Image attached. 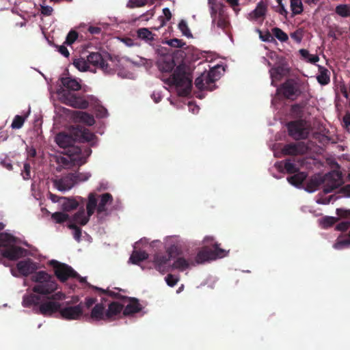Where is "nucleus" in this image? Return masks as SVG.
Listing matches in <instances>:
<instances>
[{
  "instance_id": "nucleus-1",
  "label": "nucleus",
  "mask_w": 350,
  "mask_h": 350,
  "mask_svg": "<svg viewBox=\"0 0 350 350\" xmlns=\"http://www.w3.org/2000/svg\"><path fill=\"white\" fill-rule=\"evenodd\" d=\"M198 51L192 46H187L185 50H176L173 54L162 55L157 61V66L161 72L170 73V76L164 79L165 83L175 85L179 90V94L186 96L190 94L192 88V79L189 67L183 62L187 58L194 61L198 59Z\"/></svg>"
},
{
  "instance_id": "nucleus-2",
  "label": "nucleus",
  "mask_w": 350,
  "mask_h": 350,
  "mask_svg": "<svg viewBox=\"0 0 350 350\" xmlns=\"http://www.w3.org/2000/svg\"><path fill=\"white\" fill-rule=\"evenodd\" d=\"M57 144L62 148H68V152L64 156L57 158V162L59 166L66 169H72L79 167L87 162V158L92 154L90 147L81 148L74 146L76 142L75 136L64 132L57 134L55 138Z\"/></svg>"
},
{
  "instance_id": "nucleus-3",
  "label": "nucleus",
  "mask_w": 350,
  "mask_h": 350,
  "mask_svg": "<svg viewBox=\"0 0 350 350\" xmlns=\"http://www.w3.org/2000/svg\"><path fill=\"white\" fill-rule=\"evenodd\" d=\"M323 183H325L323 192L325 193L332 192L342 183L341 173L334 170L327 174L325 176L315 175L307 181L305 190L310 193L314 192Z\"/></svg>"
},
{
  "instance_id": "nucleus-4",
  "label": "nucleus",
  "mask_w": 350,
  "mask_h": 350,
  "mask_svg": "<svg viewBox=\"0 0 350 350\" xmlns=\"http://www.w3.org/2000/svg\"><path fill=\"white\" fill-rule=\"evenodd\" d=\"M219 255V245L215 244L214 250L204 247L197 254L195 261L191 260L189 262L183 257L177 258L173 264L171 265L172 269H178L180 271H183L188 269L190 265L195 266L196 264H202L206 261L217 259Z\"/></svg>"
},
{
  "instance_id": "nucleus-5",
  "label": "nucleus",
  "mask_w": 350,
  "mask_h": 350,
  "mask_svg": "<svg viewBox=\"0 0 350 350\" xmlns=\"http://www.w3.org/2000/svg\"><path fill=\"white\" fill-rule=\"evenodd\" d=\"M31 280L35 282L32 287L33 292L45 297L54 293L58 288L54 278L44 271L36 272Z\"/></svg>"
},
{
  "instance_id": "nucleus-6",
  "label": "nucleus",
  "mask_w": 350,
  "mask_h": 350,
  "mask_svg": "<svg viewBox=\"0 0 350 350\" xmlns=\"http://www.w3.org/2000/svg\"><path fill=\"white\" fill-rule=\"evenodd\" d=\"M307 86L308 82L299 77L289 78L280 85L278 92L285 98L295 100L301 95Z\"/></svg>"
},
{
  "instance_id": "nucleus-7",
  "label": "nucleus",
  "mask_w": 350,
  "mask_h": 350,
  "mask_svg": "<svg viewBox=\"0 0 350 350\" xmlns=\"http://www.w3.org/2000/svg\"><path fill=\"white\" fill-rule=\"evenodd\" d=\"M286 128L288 136L296 141L306 139L310 134V126L304 119L290 121Z\"/></svg>"
},
{
  "instance_id": "nucleus-8",
  "label": "nucleus",
  "mask_w": 350,
  "mask_h": 350,
  "mask_svg": "<svg viewBox=\"0 0 350 350\" xmlns=\"http://www.w3.org/2000/svg\"><path fill=\"white\" fill-rule=\"evenodd\" d=\"M51 265L53 267L55 275L61 282H65L73 276H78V273L67 264L53 260L51 262Z\"/></svg>"
},
{
  "instance_id": "nucleus-9",
  "label": "nucleus",
  "mask_w": 350,
  "mask_h": 350,
  "mask_svg": "<svg viewBox=\"0 0 350 350\" xmlns=\"http://www.w3.org/2000/svg\"><path fill=\"white\" fill-rule=\"evenodd\" d=\"M175 250H177V247L172 246L170 248L167 255L159 254L154 255L153 262L157 271L163 274L171 271L170 258Z\"/></svg>"
},
{
  "instance_id": "nucleus-10",
  "label": "nucleus",
  "mask_w": 350,
  "mask_h": 350,
  "mask_svg": "<svg viewBox=\"0 0 350 350\" xmlns=\"http://www.w3.org/2000/svg\"><path fill=\"white\" fill-rule=\"evenodd\" d=\"M64 103L76 109H85L89 106V103L83 96L77 95L75 93L65 92L62 94Z\"/></svg>"
},
{
  "instance_id": "nucleus-11",
  "label": "nucleus",
  "mask_w": 350,
  "mask_h": 350,
  "mask_svg": "<svg viewBox=\"0 0 350 350\" xmlns=\"http://www.w3.org/2000/svg\"><path fill=\"white\" fill-rule=\"evenodd\" d=\"M89 64L102 70L105 74L113 73V70L110 68L105 58L98 52H92L87 56Z\"/></svg>"
},
{
  "instance_id": "nucleus-12",
  "label": "nucleus",
  "mask_w": 350,
  "mask_h": 350,
  "mask_svg": "<svg viewBox=\"0 0 350 350\" xmlns=\"http://www.w3.org/2000/svg\"><path fill=\"white\" fill-rule=\"evenodd\" d=\"M60 315L62 319L66 320L79 319L83 313L82 303L74 306H66L60 308Z\"/></svg>"
},
{
  "instance_id": "nucleus-13",
  "label": "nucleus",
  "mask_w": 350,
  "mask_h": 350,
  "mask_svg": "<svg viewBox=\"0 0 350 350\" xmlns=\"http://www.w3.org/2000/svg\"><path fill=\"white\" fill-rule=\"evenodd\" d=\"M306 151V146L304 142H291L285 144L281 152L285 156H298L304 154Z\"/></svg>"
},
{
  "instance_id": "nucleus-14",
  "label": "nucleus",
  "mask_w": 350,
  "mask_h": 350,
  "mask_svg": "<svg viewBox=\"0 0 350 350\" xmlns=\"http://www.w3.org/2000/svg\"><path fill=\"white\" fill-rule=\"evenodd\" d=\"M38 263L31 258L20 260L16 263V269L21 275L27 277L38 269Z\"/></svg>"
},
{
  "instance_id": "nucleus-15",
  "label": "nucleus",
  "mask_w": 350,
  "mask_h": 350,
  "mask_svg": "<svg viewBox=\"0 0 350 350\" xmlns=\"http://www.w3.org/2000/svg\"><path fill=\"white\" fill-rule=\"evenodd\" d=\"M27 250L20 246L12 245L7 249L1 250V255L10 260H16L27 255Z\"/></svg>"
},
{
  "instance_id": "nucleus-16",
  "label": "nucleus",
  "mask_w": 350,
  "mask_h": 350,
  "mask_svg": "<svg viewBox=\"0 0 350 350\" xmlns=\"http://www.w3.org/2000/svg\"><path fill=\"white\" fill-rule=\"evenodd\" d=\"M61 306L59 302L49 299L40 305V313L44 316H51L53 314L60 311Z\"/></svg>"
},
{
  "instance_id": "nucleus-17",
  "label": "nucleus",
  "mask_w": 350,
  "mask_h": 350,
  "mask_svg": "<svg viewBox=\"0 0 350 350\" xmlns=\"http://www.w3.org/2000/svg\"><path fill=\"white\" fill-rule=\"evenodd\" d=\"M53 183L54 186L61 191L70 190L75 185L74 176L71 173L60 179L55 180Z\"/></svg>"
},
{
  "instance_id": "nucleus-18",
  "label": "nucleus",
  "mask_w": 350,
  "mask_h": 350,
  "mask_svg": "<svg viewBox=\"0 0 350 350\" xmlns=\"http://www.w3.org/2000/svg\"><path fill=\"white\" fill-rule=\"evenodd\" d=\"M125 300H128L129 302L123 310L124 316H131L142 311L143 307L139 304L138 299L126 297Z\"/></svg>"
},
{
  "instance_id": "nucleus-19",
  "label": "nucleus",
  "mask_w": 350,
  "mask_h": 350,
  "mask_svg": "<svg viewBox=\"0 0 350 350\" xmlns=\"http://www.w3.org/2000/svg\"><path fill=\"white\" fill-rule=\"evenodd\" d=\"M73 135L75 136L76 142H90L94 140L95 135L90 131L88 129L78 126L73 130Z\"/></svg>"
},
{
  "instance_id": "nucleus-20",
  "label": "nucleus",
  "mask_w": 350,
  "mask_h": 350,
  "mask_svg": "<svg viewBox=\"0 0 350 350\" xmlns=\"http://www.w3.org/2000/svg\"><path fill=\"white\" fill-rule=\"evenodd\" d=\"M105 308L103 304H96L92 309L89 318L91 321H99L101 320H107L105 315Z\"/></svg>"
},
{
  "instance_id": "nucleus-21",
  "label": "nucleus",
  "mask_w": 350,
  "mask_h": 350,
  "mask_svg": "<svg viewBox=\"0 0 350 350\" xmlns=\"http://www.w3.org/2000/svg\"><path fill=\"white\" fill-rule=\"evenodd\" d=\"M18 238L8 232H0V247L7 249L12 245H16Z\"/></svg>"
},
{
  "instance_id": "nucleus-22",
  "label": "nucleus",
  "mask_w": 350,
  "mask_h": 350,
  "mask_svg": "<svg viewBox=\"0 0 350 350\" xmlns=\"http://www.w3.org/2000/svg\"><path fill=\"white\" fill-rule=\"evenodd\" d=\"M124 310V305L117 301H113L109 304L108 309L105 312L107 320H111L115 316L120 314Z\"/></svg>"
},
{
  "instance_id": "nucleus-23",
  "label": "nucleus",
  "mask_w": 350,
  "mask_h": 350,
  "mask_svg": "<svg viewBox=\"0 0 350 350\" xmlns=\"http://www.w3.org/2000/svg\"><path fill=\"white\" fill-rule=\"evenodd\" d=\"M307 176V173L297 171V172L295 173L293 175L287 177V180L292 185L300 187L306 180Z\"/></svg>"
},
{
  "instance_id": "nucleus-24",
  "label": "nucleus",
  "mask_w": 350,
  "mask_h": 350,
  "mask_svg": "<svg viewBox=\"0 0 350 350\" xmlns=\"http://www.w3.org/2000/svg\"><path fill=\"white\" fill-rule=\"evenodd\" d=\"M62 85L68 91H78L81 88L80 83L72 77H62L61 79Z\"/></svg>"
},
{
  "instance_id": "nucleus-25",
  "label": "nucleus",
  "mask_w": 350,
  "mask_h": 350,
  "mask_svg": "<svg viewBox=\"0 0 350 350\" xmlns=\"http://www.w3.org/2000/svg\"><path fill=\"white\" fill-rule=\"evenodd\" d=\"M319 74L317 76V80L321 85H326L330 82V72L327 68L319 65Z\"/></svg>"
},
{
  "instance_id": "nucleus-26",
  "label": "nucleus",
  "mask_w": 350,
  "mask_h": 350,
  "mask_svg": "<svg viewBox=\"0 0 350 350\" xmlns=\"http://www.w3.org/2000/svg\"><path fill=\"white\" fill-rule=\"evenodd\" d=\"M100 201L98 204L97 207V213L101 214L104 212L107 211L106 205L108 203H111L113 201V197L111 193H105L100 196Z\"/></svg>"
},
{
  "instance_id": "nucleus-27",
  "label": "nucleus",
  "mask_w": 350,
  "mask_h": 350,
  "mask_svg": "<svg viewBox=\"0 0 350 350\" xmlns=\"http://www.w3.org/2000/svg\"><path fill=\"white\" fill-rule=\"evenodd\" d=\"M97 195L95 193H90L88 195V200L86 204L87 215H88L89 217H91L94 214L95 210L97 211Z\"/></svg>"
},
{
  "instance_id": "nucleus-28",
  "label": "nucleus",
  "mask_w": 350,
  "mask_h": 350,
  "mask_svg": "<svg viewBox=\"0 0 350 350\" xmlns=\"http://www.w3.org/2000/svg\"><path fill=\"white\" fill-rule=\"evenodd\" d=\"M90 217L88 215H85L84 208H81L73 215L71 222L76 225L84 226L89 221Z\"/></svg>"
},
{
  "instance_id": "nucleus-29",
  "label": "nucleus",
  "mask_w": 350,
  "mask_h": 350,
  "mask_svg": "<svg viewBox=\"0 0 350 350\" xmlns=\"http://www.w3.org/2000/svg\"><path fill=\"white\" fill-rule=\"evenodd\" d=\"M267 6L262 1L258 3L256 8L250 14V16L253 19H258L264 16L267 12Z\"/></svg>"
},
{
  "instance_id": "nucleus-30",
  "label": "nucleus",
  "mask_w": 350,
  "mask_h": 350,
  "mask_svg": "<svg viewBox=\"0 0 350 350\" xmlns=\"http://www.w3.org/2000/svg\"><path fill=\"white\" fill-rule=\"evenodd\" d=\"M208 6L211 11V15L213 18V23L219 27V16L217 12L219 10V4L217 0H208Z\"/></svg>"
},
{
  "instance_id": "nucleus-31",
  "label": "nucleus",
  "mask_w": 350,
  "mask_h": 350,
  "mask_svg": "<svg viewBox=\"0 0 350 350\" xmlns=\"http://www.w3.org/2000/svg\"><path fill=\"white\" fill-rule=\"evenodd\" d=\"M148 258V254L145 251L134 250L129 258V260L135 265H138Z\"/></svg>"
},
{
  "instance_id": "nucleus-32",
  "label": "nucleus",
  "mask_w": 350,
  "mask_h": 350,
  "mask_svg": "<svg viewBox=\"0 0 350 350\" xmlns=\"http://www.w3.org/2000/svg\"><path fill=\"white\" fill-rule=\"evenodd\" d=\"M40 298L36 294L25 295L23 298V306L24 307H30L33 305H38Z\"/></svg>"
},
{
  "instance_id": "nucleus-33",
  "label": "nucleus",
  "mask_w": 350,
  "mask_h": 350,
  "mask_svg": "<svg viewBox=\"0 0 350 350\" xmlns=\"http://www.w3.org/2000/svg\"><path fill=\"white\" fill-rule=\"evenodd\" d=\"M306 104L304 103H296L291 106V112L293 117L297 119H303L304 110Z\"/></svg>"
},
{
  "instance_id": "nucleus-34",
  "label": "nucleus",
  "mask_w": 350,
  "mask_h": 350,
  "mask_svg": "<svg viewBox=\"0 0 350 350\" xmlns=\"http://www.w3.org/2000/svg\"><path fill=\"white\" fill-rule=\"evenodd\" d=\"M137 37L146 42H151L154 40V34L147 28H139L137 31Z\"/></svg>"
},
{
  "instance_id": "nucleus-35",
  "label": "nucleus",
  "mask_w": 350,
  "mask_h": 350,
  "mask_svg": "<svg viewBox=\"0 0 350 350\" xmlns=\"http://www.w3.org/2000/svg\"><path fill=\"white\" fill-rule=\"evenodd\" d=\"M350 246V236L349 232L345 235V237H339L336 242L334 245V247L336 250H341L345 247H348Z\"/></svg>"
},
{
  "instance_id": "nucleus-36",
  "label": "nucleus",
  "mask_w": 350,
  "mask_h": 350,
  "mask_svg": "<svg viewBox=\"0 0 350 350\" xmlns=\"http://www.w3.org/2000/svg\"><path fill=\"white\" fill-rule=\"evenodd\" d=\"M291 10L293 16L300 14L303 12L301 0H290Z\"/></svg>"
},
{
  "instance_id": "nucleus-37",
  "label": "nucleus",
  "mask_w": 350,
  "mask_h": 350,
  "mask_svg": "<svg viewBox=\"0 0 350 350\" xmlns=\"http://www.w3.org/2000/svg\"><path fill=\"white\" fill-rule=\"evenodd\" d=\"M335 12L340 16L349 17L350 16V5L340 4L336 7Z\"/></svg>"
},
{
  "instance_id": "nucleus-38",
  "label": "nucleus",
  "mask_w": 350,
  "mask_h": 350,
  "mask_svg": "<svg viewBox=\"0 0 350 350\" xmlns=\"http://www.w3.org/2000/svg\"><path fill=\"white\" fill-rule=\"evenodd\" d=\"M288 70L286 68L282 66H278L273 68L270 70L271 78L278 79L284 76L287 73Z\"/></svg>"
},
{
  "instance_id": "nucleus-39",
  "label": "nucleus",
  "mask_w": 350,
  "mask_h": 350,
  "mask_svg": "<svg viewBox=\"0 0 350 350\" xmlns=\"http://www.w3.org/2000/svg\"><path fill=\"white\" fill-rule=\"evenodd\" d=\"M73 65L79 70L85 72L88 70L90 66L87 59L83 58L75 59L73 61Z\"/></svg>"
},
{
  "instance_id": "nucleus-40",
  "label": "nucleus",
  "mask_w": 350,
  "mask_h": 350,
  "mask_svg": "<svg viewBox=\"0 0 350 350\" xmlns=\"http://www.w3.org/2000/svg\"><path fill=\"white\" fill-rule=\"evenodd\" d=\"M51 218L57 224H62L69 219V215L62 212H55L52 214Z\"/></svg>"
},
{
  "instance_id": "nucleus-41",
  "label": "nucleus",
  "mask_w": 350,
  "mask_h": 350,
  "mask_svg": "<svg viewBox=\"0 0 350 350\" xmlns=\"http://www.w3.org/2000/svg\"><path fill=\"white\" fill-rule=\"evenodd\" d=\"M272 33L274 36L278 39L280 42H286L288 40V35L278 27H274L272 29Z\"/></svg>"
},
{
  "instance_id": "nucleus-42",
  "label": "nucleus",
  "mask_w": 350,
  "mask_h": 350,
  "mask_svg": "<svg viewBox=\"0 0 350 350\" xmlns=\"http://www.w3.org/2000/svg\"><path fill=\"white\" fill-rule=\"evenodd\" d=\"M284 168L288 174H295L299 170V168L291 159H286L284 161Z\"/></svg>"
},
{
  "instance_id": "nucleus-43",
  "label": "nucleus",
  "mask_w": 350,
  "mask_h": 350,
  "mask_svg": "<svg viewBox=\"0 0 350 350\" xmlns=\"http://www.w3.org/2000/svg\"><path fill=\"white\" fill-rule=\"evenodd\" d=\"M166 43L172 47L180 48L181 49L180 50L185 49V46L186 45V43L185 42H183L182 40H180L178 38H173V39L168 40L166 41ZM187 47V46H186V48Z\"/></svg>"
},
{
  "instance_id": "nucleus-44",
  "label": "nucleus",
  "mask_w": 350,
  "mask_h": 350,
  "mask_svg": "<svg viewBox=\"0 0 350 350\" xmlns=\"http://www.w3.org/2000/svg\"><path fill=\"white\" fill-rule=\"evenodd\" d=\"M68 228L74 230L73 237L77 241L79 242L81 237V228L77 226L75 224H73L72 222H70L68 224Z\"/></svg>"
},
{
  "instance_id": "nucleus-45",
  "label": "nucleus",
  "mask_w": 350,
  "mask_h": 350,
  "mask_svg": "<svg viewBox=\"0 0 350 350\" xmlns=\"http://www.w3.org/2000/svg\"><path fill=\"white\" fill-rule=\"evenodd\" d=\"M72 174L74 176V180L75 184L79 182L85 181L88 180L89 178L91 176V174L90 172H75Z\"/></svg>"
},
{
  "instance_id": "nucleus-46",
  "label": "nucleus",
  "mask_w": 350,
  "mask_h": 350,
  "mask_svg": "<svg viewBox=\"0 0 350 350\" xmlns=\"http://www.w3.org/2000/svg\"><path fill=\"white\" fill-rule=\"evenodd\" d=\"M25 118L23 116L16 115L12 122L11 127L13 129H21L25 122Z\"/></svg>"
},
{
  "instance_id": "nucleus-47",
  "label": "nucleus",
  "mask_w": 350,
  "mask_h": 350,
  "mask_svg": "<svg viewBox=\"0 0 350 350\" xmlns=\"http://www.w3.org/2000/svg\"><path fill=\"white\" fill-rule=\"evenodd\" d=\"M95 290L100 291L103 294L108 295L109 296L113 297V298L120 299L122 300H125V299L126 298V296L121 295L118 293H114L109 290H105V289H103V288H98V287H95Z\"/></svg>"
},
{
  "instance_id": "nucleus-48",
  "label": "nucleus",
  "mask_w": 350,
  "mask_h": 350,
  "mask_svg": "<svg viewBox=\"0 0 350 350\" xmlns=\"http://www.w3.org/2000/svg\"><path fill=\"white\" fill-rule=\"evenodd\" d=\"M178 28L182 33L187 38H191L192 34L185 21L181 20L178 24Z\"/></svg>"
},
{
  "instance_id": "nucleus-49",
  "label": "nucleus",
  "mask_w": 350,
  "mask_h": 350,
  "mask_svg": "<svg viewBox=\"0 0 350 350\" xmlns=\"http://www.w3.org/2000/svg\"><path fill=\"white\" fill-rule=\"evenodd\" d=\"M338 219L334 217L326 216L321 220V224L323 228H329L332 226L338 221Z\"/></svg>"
},
{
  "instance_id": "nucleus-50",
  "label": "nucleus",
  "mask_w": 350,
  "mask_h": 350,
  "mask_svg": "<svg viewBox=\"0 0 350 350\" xmlns=\"http://www.w3.org/2000/svg\"><path fill=\"white\" fill-rule=\"evenodd\" d=\"M79 113L81 121L86 123L88 125L92 126L95 123L94 118L92 115L86 112H79Z\"/></svg>"
},
{
  "instance_id": "nucleus-51",
  "label": "nucleus",
  "mask_w": 350,
  "mask_h": 350,
  "mask_svg": "<svg viewBox=\"0 0 350 350\" xmlns=\"http://www.w3.org/2000/svg\"><path fill=\"white\" fill-rule=\"evenodd\" d=\"M50 301H59L65 299L66 295L62 291L54 292L46 297Z\"/></svg>"
},
{
  "instance_id": "nucleus-52",
  "label": "nucleus",
  "mask_w": 350,
  "mask_h": 350,
  "mask_svg": "<svg viewBox=\"0 0 350 350\" xmlns=\"http://www.w3.org/2000/svg\"><path fill=\"white\" fill-rule=\"evenodd\" d=\"M148 0H129L126 7L129 8H139L146 5Z\"/></svg>"
},
{
  "instance_id": "nucleus-53",
  "label": "nucleus",
  "mask_w": 350,
  "mask_h": 350,
  "mask_svg": "<svg viewBox=\"0 0 350 350\" xmlns=\"http://www.w3.org/2000/svg\"><path fill=\"white\" fill-rule=\"evenodd\" d=\"M78 38V33L75 30H71L67 34L64 44L71 45Z\"/></svg>"
},
{
  "instance_id": "nucleus-54",
  "label": "nucleus",
  "mask_w": 350,
  "mask_h": 350,
  "mask_svg": "<svg viewBox=\"0 0 350 350\" xmlns=\"http://www.w3.org/2000/svg\"><path fill=\"white\" fill-rule=\"evenodd\" d=\"M163 13L164 16H160L159 18V20L161 22L160 27H163V25H165V23L170 21L172 18V14L169 8H165L163 9Z\"/></svg>"
},
{
  "instance_id": "nucleus-55",
  "label": "nucleus",
  "mask_w": 350,
  "mask_h": 350,
  "mask_svg": "<svg viewBox=\"0 0 350 350\" xmlns=\"http://www.w3.org/2000/svg\"><path fill=\"white\" fill-rule=\"evenodd\" d=\"M79 204L75 200L68 199L66 202L63 204V208L66 211H70L76 209Z\"/></svg>"
},
{
  "instance_id": "nucleus-56",
  "label": "nucleus",
  "mask_w": 350,
  "mask_h": 350,
  "mask_svg": "<svg viewBox=\"0 0 350 350\" xmlns=\"http://www.w3.org/2000/svg\"><path fill=\"white\" fill-rule=\"evenodd\" d=\"M31 165L29 163H25L23 170L21 172L23 178L25 180L31 179Z\"/></svg>"
},
{
  "instance_id": "nucleus-57",
  "label": "nucleus",
  "mask_w": 350,
  "mask_h": 350,
  "mask_svg": "<svg viewBox=\"0 0 350 350\" xmlns=\"http://www.w3.org/2000/svg\"><path fill=\"white\" fill-rule=\"evenodd\" d=\"M195 85L200 90H206L204 75H202L196 79Z\"/></svg>"
},
{
  "instance_id": "nucleus-58",
  "label": "nucleus",
  "mask_w": 350,
  "mask_h": 350,
  "mask_svg": "<svg viewBox=\"0 0 350 350\" xmlns=\"http://www.w3.org/2000/svg\"><path fill=\"white\" fill-rule=\"evenodd\" d=\"M206 90H212L211 85L215 83V79L212 77L211 73L204 75Z\"/></svg>"
},
{
  "instance_id": "nucleus-59",
  "label": "nucleus",
  "mask_w": 350,
  "mask_h": 350,
  "mask_svg": "<svg viewBox=\"0 0 350 350\" xmlns=\"http://www.w3.org/2000/svg\"><path fill=\"white\" fill-rule=\"evenodd\" d=\"M291 37L296 42L299 43L302 40L303 33L300 29H297L295 31L291 33Z\"/></svg>"
},
{
  "instance_id": "nucleus-60",
  "label": "nucleus",
  "mask_w": 350,
  "mask_h": 350,
  "mask_svg": "<svg viewBox=\"0 0 350 350\" xmlns=\"http://www.w3.org/2000/svg\"><path fill=\"white\" fill-rule=\"evenodd\" d=\"M237 14L240 11L239 0H224Z\"/></svg>"
},
{
  "instance_id": "nucleus-61",
  "label": "nucleus",
  "mask_w": 350,
  "mask_h": 350,
  "mask_svg": "<svg viewBox=\"0 0 350 350\" xmlns=\"http://www.w3.org/2000/svg\"><path fill=\"white\" fill-rule=\"evenodd\" d=\"M342 126L350 133V114L346 113L342 118Z\"/></svg>"
},
{
  "instance_id": "nucleus-62",
  "label": "nucleus",
  "mask_w": 350,
  "mask_h": 350,
  "mask_svg": "<svg viewBox=\"0 0 350 350\" xmlns=\"http://www.w3.org/2000/svg\"><path fill=\"white\" fill-rule=\"evenodd\" d=\"M336 214L339 217L341 218H350V210L337 208Z\"/></svg>"
},
{
  "instance_id": "nucleus-63",
  "label": "nucleus",
  "mask_w": 350,
  "mask_h": 350,
  "mask_svg": "<svg viewBox=\"0 0 350 350\" xmlns=\"http://www.w3.org/2000/svg\"><path fill=\"white\" fill-rule=\"evenodd\" d=\"M350 227V221H342L337 224L336 230L339 231H346Z\"/></svg>"
},
{
  "instance_id": "nucleus-64",
  "label": "nucleus",
  "mask_w": 350,
  "mask_h": 350,
  "mask_svg": "<svg viewBox=\"0 0 350 350\" xmlns=\"http://www.w3.org/2000/svg\"><path fill=\"white\" fill-rule=\"evenodd\" d=\"M165 281L167 284L168 286H174L177 282H178V279L176 278L172 274H168L166 277H165Z\"/></svg>"
}]
</instances>
